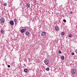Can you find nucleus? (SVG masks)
<instances>
[{
  "instance_id": "nucleus-3",
  "label": "nucleus",
  "mask_w": 77,
  "mask_h": 77,
  "mask_svg": "<svg viewBox=\"0 0 77 77\" xmlns=\"http://www.w3.org/2000/svg\"><path fill=\"white\" fill-rule=\"evenodd\" d=\"M55 29L56 31H57V32L58 31H59L60 30L59 29V28L58 27V26H55Z\"/></svg>"
},
{
  "instance_id": "nucleus-23",
  "label": "nucleus",
  "mask_w": 77,
  "mask_h": 77,
  "mask_svg": "<svg viewBox=\"0 0 77 77\" xmlns=\"http://www.w3.org/2000/svg\"><path fill=\"white\" fill-rule=\"evenodd\" d=\"M70 14H72V12H70Z\"/></svg>"
},
{
  "instance_id": "nucleus-21",
  "label": "nucleus",
  "mask_w": 77,
  "mask_h": 77,
  "mask_svg": "<svg viewBox=\"0 0 77 77\" xmlns=\"http://www.w3.org/2000/svg\"><path fill=\"white\" fill-rule=\"evenodd\" d=\"M72 55H74V52L72 53Z\"/></svg>"
},
{
  "instance_id": "nucleus-14",
  "label": "nucleus",
  "mask_w": 77,
  "mask_h": 77,
  "mask_svg": "<svg viewBox=\"0 0 77 77\" xmlns=\"http://www.w3.org/2000/svg\"><path fill=\"white\" fill-rule=\"evenodd\" d=\"M4 6H7V3H4Z\"/></svg>"
},
{
  "instance_id": "nucleus-18",
  "label": "nucleus",
  "mask_w": 77,
  "mask_h": 77,
  "mask_svg": "<svg viewBox=\"0 0 77 77\" xmlns=\"http://www.w3.org/2000/svg\"><path fill=\"white\" fill-rule=\"evenodd\" d=\"M63 22H64V23H66V20L65 19H64L63 20Z\"/></svg>"
},
{
  "instance_id": "nucleus-16",
  "label": "nucleus",
  "mask_w": 77,
  "mask_h": 77,
  "mask_svg": "<svg viewBox=\"0 0 77 77\" xmlns=\"http://www.w3.org/2000/svg\"><path fill=\"white\" fill-rule=\"evenodd\" d=\"M17 19H14V22H17Z\"/></svg>"
},
{
  "instance_id": "nucleus-10",
  "label": "nucleus",
  "mask_w": 77,
  "mask_h": 77,
  "mask_svg": "<svg viewBox=\"0 0 77 77\" xmlns=\"http://www.w3.org/2000/svg\"><path fill=\"white\" fill-rule=\"evenodd\" d=\"M25 34H26V35L28 36V35H29V32H27L25 33Z\"/></svg>"
},
{
  "instance_id": "nucleus-7",
  "label": "nucleus",
  "mask_w": 77,
  "mask_h": 77,
  "mask_svg": "<svg viewBox=\"0 0 77 77\" xmlns=\"http://www.w3.org/2000/svg\"><path fill=\"white\" fill-rule=\"evenodd\" d=\"M61 35L62 36H63L65 35V32H62Z\"/></svg>"
},
{
  "instance_id": "nucleus-11",
  "label": "nucleus",
  "mask_w": 77,
  "mask_h": 77,
  "mask_svg": "<svg viewBox=\"0 0 77 77\" xmlns=\"http://www.w3.org/2000/svg\"><path fill=\"white\" fill-rule=\"evenodd\" d=\"M61 59L62 60H64V58L63 56H62L61 57Z\"/></svg>"
},
{
  "instance_id": "nucleus-6",
  "label": "nucleus",
  "mask_w": 77,
  "mask_h": 77,
  "mask_svg": "<svg viewBox=\"0 0 77 77\" xmlns=\"http://www.w3.org/2000/svg\"><path fill=\"white\" fill-rule=\"evenodd\" d=\"M10 24H11V25H12V26L14 25V21L12 20L10 21Z\"/></svg>"
},
{
  "instance_id": "nucleus-1",
  "label": "nucleus",
  "mask_w": 77,
  "mask_h": 77,
  "mask_svg": "<svg viewBox=\"0 0 77 77\" xmlns=\"http://www.w3.org/2000/svg\"><path fill=\"white\" fill-rule=\"evenodd\" d=\"M72 74H75L76 73V70L74 69H73L71 71Z\"/></svg>"
},
{
  "instance_id": "nucleus-13",
  "label": "nucleus",
  "mask_w": 77,
  "mask_h": 77,
  "mask_svg": "<svg viewBox=\"0 0 77 77\" xmlns=\"http://www.w3.org/2000/svg\"><path fill=\"white\" fill-rule=\"evenodd\" d=\"M46 70L47 71H49L50 70V68L48 67L46 69Z\"/></svg>"
},
{
  "instance_id": "nucleus-15",
  "label": "nucleus",
  "mask_w": 77,
  "mask_h": 77,
  "mask_svg": "<svg viewBox=\"0 0 77 77\" xmlns=\"http://www.w3.org/2000/svg\"><path fill=\"white\" fill-rule=\"evenodd\" d=\"M68 36L69 38H71V37H72V35H71V34H69Z\"/></svg>"
},
{
  "instance_id": "nucleus-22",
  "label": "nucleus",
  "mask_w": 77,
  "mask_h": 77,
  "mask_svg": "<svg viewBox=\"0 0 77 77\" xmlns=\"http://www.w3.org/2000/svg\"><path fill=\"white\" fill-rule=\"evenodd\" d=\"M75 52L76 53V54H77V49L76 50V51H75Z\"/></svg>"
},
{
  "instance_id": "nucleus-12",
  "label": "nucleus",
  "mask_w": 77,
  "mask_h": 77,
  "mask_svg": "<svg viewBox=\"0 0 77 77\" xmlns=\"http://www.w3.org/2000/svg\"><path fill=\"white\" fill-rule=\"evenodd\" d=\"M24 72H27V69H24Z\"/></svg>"
},
{
  "instance_id": "nucleus-20",
  "label": "nucleus",
  "mask_w": 77,
  "mask_h": 77,
  "mask_svg": "<svg viewBox=\"0 0 77 77\" xmlns=\"http://www.w3.org/2000/svg\"><path fill=\"white\" fill-rule=\"evenodd\" d=\"M8 68H10V67H11V66H10V65H8Z\"/></svg>"
},
{
  "instance_id": "nucleus-9",
  "label": "nucleus",
  "mask_w": 77,
  "mask_h": 77,
  "mask_svg": "<svg viewBox=\"0 0 77 77\" xmlns=\"http://www.w3.org/2000/svg\"><path fill=\"white\" fill-rule=\"evenodd\" d=\"M29 6H30V4L28 3L26 5V7H27V8H29Z\"/></svg>"
},
{
  "instance_id": "nucleus-8",
  "label": "nucleus",
  "mask_w": 77,
  "mask_h": 77,
  "mask_svg": "<svg viewBox=\"0 0 77 77\" xmlns=\"http://www.w3.org/2000/svg\"><path fill=\"white\" fill-rule=\"evenodd\" d=\"M21 33H24V29H22L20 31Z\"/></svg>"
},
{
  "instance_id": "nucleus-17",
  "label": "nucleus",
  "mask_w": 77,
  "mask_h": 77,
  "mask_svg": "<svg viewBox=\"0 0 77 77\" xmlns=\"http://www.w3.org/2000/svg\"><path fill=\"white\" fill-rule=\"evenodd\" d=\"M3 30H1V33L2 34L3 33Z\"/></svg>"
},
{
  "instance_id": "nucleus-2",
  "label": "nucleus",
  "mask_w": 77,
  "mask_h": 77,
  "mask_svg": "<svg viewBox=\"0 0 77 77\" xmlns=\"http://www.w3.org/2000/svg\"><path fill=\"white\" fill-rule=\"evenodd\" d=\"M44 62L46 65H48V63H49V61H48V60H46Z\"/></svg>"
},
{
  "instance_id": "nucleus-5",
  "label": "nucleus",
  "mask_w": 77,
  "mask_h": 77,
  "mask_svg": "<svg viewBox=\"0 0 77 77\" xmlns=\"http://www.w3.org/2000/svg\"><path fill=\"white\" fill-rule=\"evenodd\" d=\"M42 36H45L46 35V32H43L42 33Z\"/></svg>"
},
{
  "instance_id": "nucleus-4",
  "label": "nucleus",
  "mask_w": 77,
  "mask_h": 77,
  "mask_svg": "<svg viewBox=\"0 0 77 77\" xmlns=\"http://www.w3.org/2000/svg\"><path fill=\"white\" fill-rule=\"evenodd\" d=\"M1 23H3L5 22V19L3 18H1L0 19Z\"/></svg>"
},
{
  "instance_id": "nucleus-19",
  "label": "nucleus",
  "mask_w": 77,
  "mask_h": 77,
  "mask_svg": "<svg viewBox=\"0 0 77 77\" xmlns=\"http://www.w3.org/2000/svg\"><path fill=\"white\" fill-rule=\"evenodd\" d=\"M59 54H61V53H62V51H59Z\"/></svg>"
},
{
  "instance_id": "nucleus-24",
  "label": "nucleus",
  "mask_w": 77,
  "mask_h": 77,
  "mask_svg": "<svg viewBox=\"0 0 77 77\" xmlns=\"http://www.w3.org/2000/svg\"><path fill=\"white\" fill-rule=\"evenodd\" d=\"M73 0L76 1V0Z\"/></svg>"
}]
</instances>
